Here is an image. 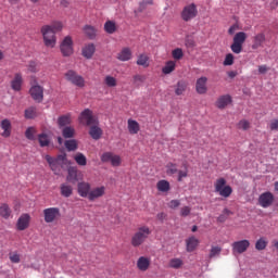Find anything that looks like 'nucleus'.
Instances as JSON below:
<instances>
[{
  "instance_id": "obj_1",
  "label": "nucleus",
  "mask_w": 278,
  "mask_h": 278,
  "mask_svg": "<svg viewBox=\"0 0 278 278\" xmlns=\"http://www.w3.org/2000/svg\"><path fill=\"white\" fill-rule=\"evenodd\" d=\"M63 25L62 22H53L51 25H46L41 27V34L43 36V41L46 47L53 49L55 47V34L62 31Z\"/></svg>"
},
{
  "instance_id": "obj_2",
  "label": "nucleus",
  "mask_w": 278,
  "mask_h": 278,
  "mask_svg": "<svg viewBox=\"0 0 278 278\" xmlns=\"http://www.w3.org/2000/svg\"><path fill=\"white\" fill-rule=\"evenodd\" d=\"M152 231L151 228L147 225L140 226L137 228L135 233L130 238V244L135 249L138 247H142L147 240H149V236H151Z\"/></svg>"
},
{
  "instance_id": "obj_3",
  "label": "nucleus",
  "mask_w": 278,
  "mask_h": 278,
  "mask_svg": "<svg viewBox=\"0 0 278 278\" xmlns=\"http://www.w3.org/2000/svg\"><path fill=\"white\" fill-rule=\"evenodd\" d=\"M215 192L219 194V197H224V199H229L233 193V189L231 186L227 185V180L225 178H218L214 182Z\"/></svg>"
},
{
  "instance_id": "obj_4",
  "label": "nucleus",
  "mask_w": 278,
  "mask_h": 278,
  "mask_svg": "<svg viewBox=\"0 0 278 278\" xmlns=\"http://www.w3.org/2000/svg\"><path fill=\"white\" fill-rule=\"evenodd\" d=\"M165 168H166V175H168V177L178 175L177 181H184V179L188 177V166H185L184 169H179L177 167V164L169 162L166 164Z\"/></svg>"
},
{
  "instance_id": "obj_5",
  "label": "nucleus",
  "mask_w": 278,
  "mask_h": 278,
  "mask_svg": "<svg viewBox=\"0 0 278 278\" xmlns=\"http://www.w3.org/2000/svg\"><path fill=\"white\" fill-rule=\"evenodd\" d=\"M78 121L80 125H85L86 127H92V125H99V118L94 116V113L90 109H85L79 117Z\"/></svg>"
},
{
  "instance_id": "obj_6",
  "label": "nucleus",
  "mask_w": 278,
  "mask_h": 278,
  "mask_svg": "<svg viewBox=\"0 0 278 278\" xmlns=\"http://www.w3.org/2000/svg\"><path fill=\"white\" fill-rule=\"evenodd\" d=\"M244 42H247V33L244 31L237 33L233 36L232 43L230 46L232 53H236L237 55L242 53V47L244 46Z\"/></svg>"
},
{
  "instance_id": "obj_7",
  "label": "nucleus",
  "mask_w": 278,
  "mask_h": 278,
  "mask_svg": "<svg viewBox=\"0 0 278 278\" xmlns=\"http://www.w3.org/2000/svg\"><path fill=\"white\" fill-rule=\"evenodd\" d=\"M65 79L66 81H70V84H73V86H77V88H84V86H86V79H84V76L77 74V72L73 70L65 73Z\"/></svg>"
},
{
  "instance_id": "obj_8",
  "label": "nucleus",
  "mask_w": 278,
  "mask_h": 278,
  "mask_svg": "<svg viewBox=\"0 0 278 278\" xmlns=\"http://www.w3.org/2000/svg\"><path fill=\"white\" fill-rule=\"evenodd\" d=\"M197 14H199V10L197 9V4L191 3L186 5L181 13L180 16L182 18V21H185L186 23H188L189 21H192V18H197Z\"/></svg>"
},
{
  "instance_id": "obj_9",
  "label": "nucleus",
  "mask_w": 278,
  "mask_h": 278,
  "mask_svg": "<svg viewBox=\"0 0 278 278\" xmlns=\"http://www.w3.org/2000/svg\"><path fill=\"white\" fill-rule=\"evenodd\" d=\"M233 255H242V253H247L249 251V247H251V241L243 239L240 241H235L231 244Z\"/></svg>"
},
{
  "instance_id": "obj_10",
  "label": "nucleus",
  "mask_w": 278,
  "mask_h": 278,
  "mask_svg": "<svg viewBox=\"0 0 278 278\" xmlns=\"http://www.w3.org/2000/svg\"><path fill=\"white\" fill-rule=\"evenodd\" d=\"M62 216L59 207H48L43 210L45 223H55Z\"/></svg>"
},
{
  "instance_id": "obj_11",
  "label": "nucleus",
  "mask_w": 278,
  "mask_h": 278,
  "mask_svg": "<svg viewBox=\"0 0 278 278\" xmlns=\"http://www.w3.org/2000/svg\"><path fill=\"white\" fill-rule=\"evenodd\" d=\"M60 49L61 53L65 58L73 55V38H71V36L65 37L60 46Z\"/></svg>"
},
{
  "instance_id": "obj_12",
  "label": "nucleus",
  "mask_w": 278,
  "mask_h": 278,
  "mask_svg": "<svg viewBox=\"0 0 278 278\" xmlns=\"http://www.w3.org/2000/svg\"><path fill=\"white\" fill-rule=\"evenodd\" d=\"M273 203H275V195L273 194V192L266 191L262 193L258 198V205H261V207H270Z\"/></svg>"
},
{
  "instance_id": "obj_13",
  "label": "nucleus",
  "mask_w": 278,
  "mask_h": 278,
  "mask_svg": "<svg viewBox=\"0 0 278 278\" xmlns=\"http://www.w3.org/2000/svg\"><path fill=\"white\" fill-rule=\"evenodd\" d=\"M101 162H111L112 166H119L123 160L121 159L119 155H116L112 152H104L101 155Z\"/></svg>"
},
{
  "instance_id": "obj_14",
  "label": "nucleus",
  "mask_w": 278,
  "mask_h": 278,
  "mask_svg": "<svg viewBox=\"0 0 278 278\" xmlns=\"http://www.w3.org/2000/svg\"><path fill=\"white\" fill-rule=\"evenodd\" d=\"M29 92L34 101H37V103H42V99H45V89L41 86H33Z\"/></svg>"
},
{
  "instance_id": "obj_15",
  "label": "nucleus",
  "mask_w": 278,
  "mask_h": 278,
  "mask_svg": "<svg viewBox=\"0 0 278 278\" xmlns=\"http://www.w3.org/2000/svg\"><path fill=\"white\" fill-rule=\"evenodd\" d=\"M91 190L90 182L81 181L77 185V192L83 199H89Z\"/></svg>"
},
{
  "instance_id": "obj_16",
  "label": "nucleus",
  "mask_w": 278,
  "mask_h": 278,
  "mask_svg": "<svg viewBox=\"0 0 278 278\" xmlns=\"http://www.w3.org/2000/svg\"><path fill=\"white\" fill-rule=\"evenodd\" d=\"M264 42H266V35L264 33H258L252 38L251 49L257 51V49L264 47Z\"/></svg>"
},
{
  "instance_id": "obj_17",
  "label": "nucleus",
  "mask_w": 278,
  "mask_h": 278,
  "mask_svg": "<svg viewBox=\"0 0 278 278\" xmlns=\"http://www.w3.org/2000/svg\"><path fill=\"white\" fill-rule=\"evenodd\" d=\"M29 220H31V216H29V214L25 213L22 214L16 223V227L18 231H25V229H27V227H29Z\"/></svg>"
},
{
  "instance_id": "obj_18",
  "label": "nucleus",
  "mask_w": 278,
  "mask_h": 278,
  "mask_svg": "<svg viewBox=\"0 0 278 278\" xmlns=\"http://www.w3.org/2000/svg\"><path fill=\"white\" fill-rule=\"evenodd\" d=\"M101 197H105V186L91 189L88 201H97V199H101Z\"/></svg>"
},
{
  "instance_id": "obj_19",
  "label": "nucleus",
  "mask_w": 278,
  "mask_h": 278,
  "mask_svg": "<svg viewBox=\"0 0 278 278\" xmlns=\"http://www.w3.org/2000/svg\"><path fill=\"white\" fill-rule=\"evenodd\" d=\"M195 91L198 94H205L207 92V77L202 76L197 79Z\"/></svg>"
},
{
  "instance_id": "obj_20",
  "label": "nucleus",
  "mask_w": 278,
  "mask_h": 278,
  "mask_svg": "<svg viewBox=\"0 0 278 278\" xmlns=\"http://www.w3.org/2000/svg\"><path fill=\"white\" fill-rule=\"evenodd\" d=\"M11 88L15 92H21L23 88V75L21 73L14 75V78L11 80Z\"/></svg>"
},
{
  "instance_id": "obj_21",
  "label": "nucleus",
  "mask_w": 278,
  "mask_h": 278,
  "mask_svg": "<svg viewBox=\"0 0 278 278\" xmlns=\"http://www.w3.org/2000/svg\"><path fill=\"white\" fill-rule=\"evenodd\" d=\"M151 266V258L147 256H140L137 261V268L142 273H147Z\"/></svg>"
},
{
  "instance_id": "obj_22",
  "label": "nucleus",
  "mask_w": 278,
  "mask_h": 278,
  "mask_svg": "<svg viewBox=\"0 0 278 278\" xmlns=\"http://www.w3.org/2000/svg\"><path fill=\"white\" fill-rule=\"evenodd\" d=\"M0 127L3 130L1 134L3 138H10V136H12V122H10V119H2Z\"/></svg>"
},
{
  "instance_id": "obj_23",
  "label": "nucleus",
  "mask_w": 278,
  "mask_h": 278,
  "mask_svg": "<svg viewBox=\"0 0 278 278\" xmlns=\"http://www.w3.org/2000/svg\"><path fill=\"white\" fill-rule=\"evenodd\" d=\"M229 103H231V96L229 94H225V96H220L217 101L215 102L216 108H218V110H225Z\"/></svg>"
},
{
  "instance_id": "obj_24",
  "label": "nucleus",
  "mask_w": 278,
  "mask_h": 278,
  "mask_svg": "<svg viewBox=\"0 0 278 278\" xmlns=\"http://www.w3.org/2000/svg\"><path fill=\"white\" fill-rule=\"evenodd\" d=\"M132 52L130 48H123L118 54H117V60H119V62H129V60H131L132 58Z\"/></svg>"
},
{
  "instance_id": "obj_25",
  "label": "nucleus",
  "mask_w": 278,
  "mask_h": 278,
  "mask_svg": "<svg viewBox=\"0 0 278 278\" xmlns=\"http://www.w3.org/2000/svg\"><path fill=\"white\" fill-rule=\"evenodd\" d=\"M96 51L97 47L94 46V43H88L83 48L81 53L86 58V60H92V55H94Z\"/></svg>"
},
{
  "instance_id": "obj_26",
  "label": "nucleus",
  "mask_w": 278,
  "mask_h": 278,
  "mask_svg": "<svg viewBox=\"0 0 278 278\" xmlns=\"http://www.w3.org/2000/svg\"><path fill=\"white\" fill-rule=\"evenodd\" d=\"M0 218H4V220L12 218V208L8 203L0 204Z\"/></svg>"
},
{
  "instance_id": "obj_27",
  "label": "nucleus",
  "mask_w": 278,
  "mask_h": 278,
  "mask_svg": "<svg viewBox=\"0 0 278 278\" xmlns=\"http://www.w3.org/2000/svg\"><path fill=\"white\" fill-rule=\"evenodd\" d=\"M45 160L48 162L51 170H53V173L58 174V170H60V167L62 166L58 160L55 157H52L51 155L47 154L45 156Z\"/></svg>"
},
{
  "instance_id": "obj_28",
  "label": "nucleus",
  "mask_w": 278,
  "mask_h": 278,
  "mask_svg": "<svg viewBox=\"0 0 278 278\" xmlns=\"http://www.w3.org/2000/svg\"><path fill=\"white\" fill-rule=\"evenodd\" d=\"M89 136H91L93 140H99L101 136H103V130L99 127V125H92L89 129Z\"/></svg>"
},
{
  "instance_id": "obj_29",
  "label": "nucleus",
  "mask_w": 278,
  "mask_h": 278,
  "mask_svg": "<svg viewBox=\"0 0 278 278\" xmlns=\"http://www.w3.org/2000/svg\"><path fill=\"white\" fill-rule=\"evenodd\" d=\"M186 244L188 253H192V251H194L199 247V239H197L195 237H190L186 240Z\"/></svg>"
},
{
  "instance_id": "obj_30",
  "label": "nucleus",
  "mask_w": 278,
  "mask_h": 278,
  "mask_svg": "<svg viewBox=\"0 0 278 278\" xmlns=\"http://www.w3.org/2000/svg\"><path fill=\"white\" fill-rule=\"evenodd\" d=\"M177 68V63L175 61H167L165 66L162 68L163 75H170Z\"/></svg>"
},
{
  "instance_id": "obj_31",
  "label": "nucleus",
  "mask_w": 278,
  "mask_h": 278,
  "mask_svg": "<svg viewBox=\"0 0 278 278\" xmlns=\"http://www.w3.org/2000/svg\"><path fill=\"white\" fill-rule=\"evenodd\" d=\"M84 34L89 38V40H94V38H97V28L91 25H86L84 27Z\"/></svg>"
},
{
  "instance_id": "obj_32",
  "label": "nucleus",
  "mask_w": 278,
  "mask_h": 278,
  "mask_svg": "<svg viewBox=\"0 0 278 278\" xmlns=\"http://www.w3.org/2000/svg\"><path fill=\"white\" fill-rule=\"evenodd\" d=\"M159 192H170V182L168 180H159L156 184Z\"/></svg>"
},
{
  "instance_id": "obj_33",
  "label": "nucleus",
  "mask_w": 278,
  "mask_h": 278,
  "mask_svg": "<svg viewBox=\"0 0 278 278\" xmlns=\"http://www.w3.org/2000/svg\"><path fill=\"white\" fill-rule=\"evenodd\" d=\"M128 131L131 135L138 134L140 131V124L136 119H128Z\"/></svg>"
},
{
  "instance_id": "obj_34",
  "label": "nucleus",
  "mask_w": 278,
  "mask_h": 278,
  "mask_svg": "<svg viewBox=\"0 0 278 278\" xmlns=\"http://www.w3.org/2000/svg\"><path fill=\"white\" fill-rule=\"evenodd\" d=\"M137 65L138 66H142L143 68H149V55L142 53V54H139L138 58H137Z\"/></svg>"
},
{
  "instance_id": "obj_35",
  "label": "nucleus",
  "mask_w": 278,
  "mask_h": 278,
  "mask_svg": "<svg viewBox=\"0 0 278 278\" xmlns=\"http://www.w3.org/2000/svg\"><path fill=\"white\" fill-rule=\"evenodd\" d=\"M37 138L40 147H49L51 144V139L47 132L39 134Z\"/></svg>"
},
{
  "instance_id": "obj_36",
  "label": "nucleus",
  "mask_w": 278,
  "mask_h": 278,
  "mask_svg": "<svg viewBox=\"0 0 278 278\" xmlns=\"http://www.w3.org/2000/svg\"><path fill=\"white\" fill-rule=\"evenodd\" d=\"M24 116L27 119L37 118V116H38V109H36V106H29L28 109L25 110Z\"/></svg>"
},
{
  "instance_id": "obj_37",
  "label": "nucleus",
  "mask_w": 278,
  "mask_h": 278,
  "mask_svg": "<svg viewBox=\"0 0 278 278\" xmlns=\"http://www.w3.org/2000/svg\"><path fill=\"white\" fill-rule=\"evenodd\" d=\"M188 88V84L184 80H180L176 85L175 94L177 97H181L186 92V89Z\"/></svg>"
},
{
  "instance_id": "obj_38",
  "label": "nucleus",
  "mask_w": 278,
  "mask_h": 278,
  "mask_svg": "<svg viewBox=\"0 0 278 278\" xmlns=\"http://www.w3.org/2000/svg\"><path fill=\"white\" fill-rule=\"evenodd\" d=\"M61 194L62 197H65V199H68V197L73 195V186L62 184L61 185Z\"/></svg>"
},
{
  "instance_id": "obj_39",
  "label": "nucleus",
  "mask_w": 278,
  "mask_h": 278,
  "mask_svg": "<svg viewBox=\"0 0 278 278\" xmlns=\"http://www.w3.org/2000/svg\"><path fill=\"white\" fill-rule=\"evenodd\" d=\"M74 160L78 166H86V164H88V159L81 152H77L74 156Z\"/></svg>"
},
{
  "instance_id": "obj_40",
  "label": "nucleus",
  "mask_w": 278,
  "mask_h": 278,
  "mask_svg": "<svg viewBox=\"0 0 278 278\" xmlns=\"http://www.w3.org/2000/svg\"><path fill=\"white\" fill-rule=\"evenodd\" d=\"M72 121H71V115H62L58 118V125L59 127L62 129V127H66L67 125H71Z\"/></svg>"
},
{
  "instance_id": "obj_41",
  "label": "nucleus",
  "mask_w": 278,
  "mask_h": 278,
  "mask_svg": "<svg viewBox=\"0 0 278 278\" xmlns=\"http://www.w3.org/2000/svg\"><path fill=\"white\" fill-rule=\"evenodd\" d=\"M62 136H63V138H65V139L75 138V128L72 127V126H65V127L62 129Z\"/></svg>"
},
{
  "instance_id": "obj_42",
  "label": "nucleus",
  "mask_w": 278,
  "mask_h": 278,
  "mask_svg": "<svg viewBox=\"0 0 278 278\" xmlns=\"http://www.w3.org/2000/svg\"><path fill=\"white\" fill-rule=\"evenodd\" d=\"M268 247V240H266L265 237H261L255 242V249L256 251H264Z\"/></svg>"
},
{
  "instance_id": "obj_43",
  "label": "nucleus",
  "mask_w": 278,
  "mask_h": 278,
  "mask_svg": "<svg viewBox=\"0 0 278 278\" xmlns=\"http://www.w3.org/2000/svg\"><path fill=\"white\" fill-rule=\"evenodd\" d=\"M104 31H106V34H114L116 31V23L113 21H106L104 23Z\"/></svg>"
},
{
  "instance_id": "obj_44",
  "label": "nucleus",
  "mask_w": 278,
  "mask_h": 278,
  "mask_svg": "<svg viewBox=\"0 0 278 278\" xmlns=\"http://www.w3.org/2000/svg\"><path fill=\"white\" fill-rule=\"evenodd\" d=\"M104 84L108 86V88H116L118 81L113 76L108 75L104 78Z\"/></svg>"
},
{
  "instance_id": "obj_45",
  "label": "nucleus",
  "mask_w": 278,
  "mask_h": 278,
  "mask_svg": "<svg viewBox=\"0 0 278 278\" xmlns=\"http://www.w3.org/2000/svg\"><path fill=\"white\" fill-rule=\"evenodd\" d=\"M36 134H38V130L35 127H28L25 131V137L27 140H36Z\"/></svg>"
},
{
  "instance_id": "obj_46",
  "label": "nucleus",
  "mask_w": 278,
  "mask_h": 278,
  "mask_svg": "<svg viewBox=\"0 0 278 278\" xmlns=\"http://www.w3.org/2000/svg\"><path fill=\"white\" fill-rule=\"evenodd\" d=\"M64 144L67 151H77V140L70 139V140H66Z\"/></svg>"
},
{
  "instance_id": "obj_47",
  "label": "nucleus",
  "mask_w": 278,
  "mask_h": 278,
  "mask_svg": "<svg viewBox=\"0 0 278 278\" xmlns=\"http://www.w3.org/2000/svg\"><path fill=\"white\" fill-rule=\"evenodd\" d=\"M184 266V261L181 258H172L169 261V268L179 269Z\"/></svg>"
},
{
  "instance_id": "obj_48",
  "label": "nucleus",
  "mask_w": 278,
  "mask_h": 278,
  "mask_svg": "<svg viewBox=\"0 0 278 278\" xmlns=\"http://www.w3.org/2000/svg\"><path fill=\"white\" fill-rule=\"evenodd\" d=\"M67 181H77V168H68Z\"/></svg>"
},
{
  "instance_id": "obj_49",
  "label": "nucleus",
  "mask_w": 278,
  "mask_h": 278,
  "mask_svg": "<svg viewBox=\"0 0 278 278\" xmlns=\"http://www.w3.org/2000/svg\"><path fill=\"white\" fill-rule=\"evenodd\" d=\"M238 129H242L243 131H247V130L251 129V123L247 119H241L238 123Z\"/></svg>"
},
{
  "instance_id": "obj_50",
  "label": "nucleus",
  "mask_w": 278,
  "mask_h": 278,
  "mask_svg": "<svg viewBox=\"0 0 278 278\" xmlns=\"http://www.w3.org/2000/svg\"><path fill=\"white\" fill-rule=\"evenodd\" d=\"M172 58H174V60H181V58H184V50L180 48L174 49L172 51Z\"/></svg>"
},
{
  "instance_id": "obj_51",
  "label": "nucleus",
  "mask_w": 278,
  "mask_h": 278,
  "mask_svg": "<svg viewBox=\"0 0 278 278\" xmlns=\"http://www.w3.org/2000/svg\"><path fill=\"white\" fill-rule=\"evenodd\" d=\"M9 260L12 262V264H20L21 263V255L16 252L9 254Z\"/></svg>"
},
{
  "instance_id": "obj_52",
  "label": "nucleus",
  "mask_w": 278,
  "mask_h": 278,
  "mask_svg": "<svg viewBox=\"0 0 278 278\" xmlns=\"http://www.w3.org/2000/svg\"><path fill=\"white\" fill-rule=\"evenodd\" d=\"M233 60H235L233 54L231 53L226 54L224 60V66H233Z\"/></svg>"
},
{
  "instance_id": "obj_53",
  "label": "nucleus",
  "mask_w": 278,
  "mask_h": 278,
  "mask_svg": "<svg viewBox=\"0 0 278 278\" xmlns=\"http://www.w3.org/2000/svg\"><path fill=\"white\" fill-rule=\"evenodd\" d=\"M223 249L220 247H212L208 257L212 260V257H216V255H220V252Z\"/></svg>"
},
{
  "instance_id": "obj_54",
  "label": "nucleus",
  "mask_w": 278,
  "mask_h": 278,
  "mask_svg": "<svg viewBox=\"0 0 278 278\" xmlns=\"http://www.w3.org/2000/svg\"><path fill=\"white\" fill-rule=\"evenodd\" d=\"M191 212H192V208L190 206H184L180 208V216L186 218V216H190Z\"/></svg>"
},
{
  "instance_id": "obj_55",
  "label": "nucleus",
  "mask_w": 278,
  "mask_h": 278,
  "mask_svg": "<svg viewBox=\"0 0 278 278\" xmlns=\"http://www.w3.org/2000/svg\"><path fill=\"white\" fill-rule=\"evenodd\" d=\"M167 205L170 210H177V207H179V205H181V201L170 200Z\"/></svg>"
},
{
  "instance_id": "obj_56",
  "label": "nucleus",
  "mask_w": 278,
  "mask_h": 278,
  "mask_svg": "<svg viewBox=\"0 0 278 278\" xmlns=\"http://www.w3.org/2000/svg\"><path fill=\"white\" fill-rule=\"evenodd\" d=\"M55 159L56 162H59V165L64 166V164H66V153L59 154Z\"/></svg>"
},
{
  "instance_id": "obj_57",
  "label": "nucleus",
  "mask_w": 278,
  "mask_h": 278,
  "mask_svg": "<svg viewBox=\"0 0 278 278\" xmlns=\"http://www.w3.org/2000/svg\"><path fill=\"white\" fill-rule=\"evenodd\" d=\"M269 129H270V131H277L278 130V119H271L270 121Z\"/></svg>"
},
{
  "instance_id": "obj_58",
  "label": "nucleus",
  "mask_w": 278,
  "mask_h": 278,
  "mask_svg": "<svg viewBox=\"0 0 278 278\" xmlns=\"http://www.w3.org/2000/svg\"><path fill=\"white\" fill-rule=\"evenodd\" d=\"M238 29H239L238 24H233L232 26H230L228 29L229 36H233V34H236V31H238Z\"/></svg>"
},
{
  "instance_id": "obj_59",
  "label": "nucleus",
  "mask_w": 278,
  "mask_h": 278,
  "mask_svg": "<svg viewBox=\"0 0 278 278\" xmlns=\"http://www.w3.org/2000/svg\"><path fill=\"white\" fill-rule=\"evenodd\" d=\"M258 73H260V75H266V73H268V66L260 65L258 66Z\"/></svg>"
},
{
  "instance_id": "obj_60",
  "label": "nucleus",
  "mask_w": 278,
  "mask_h": 278,
  "mask_svg": "<svg viewBox=\"0 0 278 278\" xmlns=\"http://www.w3.org/2000/svg\"><path fill=\"white\" fill-rule=\"evenodd\" d=\"M225 220H227L226 215L222 214L217 217V223H225Z\"/></svg>"
},
{
  "instance_id": "obj_61",
  "label": "nucleus",
  "mask_w": 278,
  "mask_h": 278,
  "mask_svg": "<svg viewBox=\"0 0 278 278\" xmlns=\"http://www.w3.org/2000/svg\"><path fill=\"white\" fill-rule=\"evenodd\" d=\"M223 214H224V216H231V214H233V212H231L229 208H224V211H223Z\"/></svg>"
},
{
  "instance_id": "obj_62",
  "label": "nucleus",
  "mask_w": 278,
  "mask_h": 278,
  "mask_svg": "<svg viewBox=\"0 0 278 278\" xmlns=\"http://www.w3.org/2000/svg\"><path fill=\"white\" fill-rule=\"evenodd\" d=\"M134 79H135V81H144V77L141 75H135Z\"/></svg>"
},
{
  "instance_id": "obj_63",
  "label": "nucleus",
  "mask_w": 278,
  "mask_h": 278,
  "mask_svg": "<svg viewBox=\"0 0 278 278\" xmlns=\"http://www.w3.org/2000/svg\"><path fill=\"white\" fill-rule=\"evenodd\" d=\"M156 218H157L159 220H164V218H166V215H165L164 213H159V214L156 215Z\"/></svg>"
},
{
  "instance_id": "obj_64",
  "label": "nucleus",
  "mask_w": 278,
  "mask_h": 278,
  "mask_svg": "<svg viewBox=\"0 0 278 278\" xmlns=\"http://www.w3.org/2000/svg\"><path fill=\"white\" fill-rule=\"evenodd\" d=\"M236 75H238V73L231 71V72H228V77H230V79H233V77H236Z\"/></svg>"
}]
</instances>
